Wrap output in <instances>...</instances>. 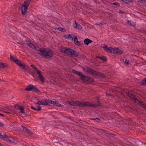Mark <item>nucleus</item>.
Instances as JSON below:
<instances>
[{
  "label": "nucleus",
  "mask_w": 146,
  "mask_h": 146,
  "mask_svg": "<svg viewBox=\"0 0 146 146\" xmlns=\"http://www.w3.org/2000/svg\"><path fill=\"white\" fill-rule=\"evenodd\" d=\"M67 104L72 106H76L83 107L84 106L88 107H89L97 108L99 107L101 104L100 102L98 100L96 103L94 104L93 103H90V102H82L79 101H67Z\"/></svg>",
  "instance_id": "1"
},
{
  "label": "nucleus",
  "mask_w": 146,
  "mask_h": 146,
  "mask_svg": "<svg viewBox=\"0 0 146 146\" xmlns=\"http://www.w3.org/2000/svg\"><path fill=\"white\" fill-rule=\"evenodd\" d=\"M36 50L39 52L38 53L39 55L44 58H50L54 56L53 52L49 48H43Z\"/></svg>",
  "instance_id": "2"
},
{
  "label": "nucleus",
  "mask_w": 146,
  "mask_h": 146,
  "mask_svg": "<svg viewBox=\"0 0 146 146\" xmlns=\"http://www.w3.org/2000/svg\"><path fill=\"white\" fill-rule=\"evenodd\" d=\"M72 72L73 74L79 76L81 80H83L85 83L93 82H94V80L93 78L90 76L84 75L81 72L77 71L74 69L72 70Z\"/></svg>",
  "instance_id": "3"
},
{
  "label": "nucleus",
  "mask_w": 146,
  "mask_h": 146,
  "mask_svg": "<svg viewBox=\"0 0 146 146\" xmlns=\"http://www.w3.org/2000/svg\"><path fill=\"white\" fill-rule=\"evenodd\" d=\"M87 72L92 75L96 76H99L101 78H105L106 76V75H105L104 74L94 70L89 67H87Z\"/></svg>",
  "instance_id": "4"
},
{
  "label": "nucleus",
  "mask_w": 146,
  "mask_h": 146,
  "mask_svg": "<svg viewBox=\"0 0 146 146\" xmlns=\"http://www.w3.org/2000/svg\"><path fill=\"white\" fill-rule=\"evenodd\" d=\"M31 1V0H25L23 3L21 8L22 14L23 15H25L26 13Z\"/></svg>",
  "instance_id": "5"
},
{
  "label": "nucleus",
  "mask_w": 146,
  "mask_h": 146,
  "mask_svg": "<svg viewBox=\"0 0 146 146\" xmlns=\"http://www.w3.org/2000/svg\"><path fill=\"white\" fill-rule=\"evenodd\" d=\"M25 90L27 91H33V92L38 94L40 93L39 90L35 86L31 84L28 85L25 89Z\"/></svg>",
  "instance_id": "6"
},
{
  "label": "nucleus",
  "mask_w": 146,
  "mask_h": 146,
  "mask_svg": "<svg viewBox=\"0 0 146 146\" xmlns=\"http://www.w3.org/2000/svg\"><path fill=\"white\" fill-rule=\"evenodd\" d=\"M66 54L71 56H77L78 55V53L77 52L74 50L70 48H67L66 50Z\"/></svg>",
  "instance_id": "7"
},
{
  "label": "nucleus",
  "mask_w": 146,
  "mask_h": 146,
  "mask_svg": "<svg viewBox=\"0 0 146 146\" xmlns=\"http://www.w3.org/2000/svg\"><path fill=\"white\" fill-rule=\"evenodd\" d=\"M111 53L117 54H121L122 52L117 48L116 47L113 48L112 47Z\"/></svg>",
  "instance_id": "8"
},
{
  "label": "nucleus",
  "mask_w": 146,
  "mask_h": 146,
  "mask_svg": "<svg viewBox=\"0 0 146 146\" xmlns=\"http://www.w3.org/2000/svg\"><path fill=\"white\" fill-rule=\"evenodd\" d=\"M103 47L105 51L108 53H111L112 47L108 46L106 44H104L103 46Z\"/></svg>",
  "instance_id": "9"
},
{
  "label": "nucleus",
  "mask_w": 146,
  "mask_h": 146,
  "mask_svg": "<svg viewBox=\"0 0 146 146\" xmlns=\"http://www.w3.org/2000/svg\"><path fill=\"white\" fill-rule=\"evenodd\" d=\"M21 127L23 129V130L24 131L26 132V133L28 134H32L33 133L32 131L30 129H29L27 127H25L23 125H21Z\"/></svg>",
  "instance_id": "10"
},
{
  "label": "nucleus",
  "mask_w": 146,
  "mask_h": 146,
  "mask_svg": "<svg viewBox=\"0 0 146 146\" xmlns=\"http://www.w3.org/2000/svg\"><path fill=\"white\" fill-rule=\"evenodd\" d=\"M10 58L12 60V61L15 62L18 65L19 64H20V63L21 62V61L19 60L16 58H14V57L11 55H10Z\"/></svg>",
  "instance_id": "11"
},
{
  "label": "nucleus",
  "mask_w": 146,
  "mask_h": 146,
  "mask_svg": "<svg viewBox=\"0 0 146 146\" xmlns=\"http://www.w3.org/2000/svg\"><path fill=\"white\" fill-rule=\"evenodd\" d=\"M74 23L73 24V27L78 29H81L82 27L80 25L77 23L76 21H74Z\"/></svg>",
  "instance_id": "12"
},
{
  "label": "nucleus",
  "mask_w": 146,
  "mask_h": 146,
  "mask_svg": "<svg viewBox=\"0 0 146 146\" xmlns=\"http://www.w3.org/2000/svg\"><path fill=\"white\" fill-rule=\"evenodd\" d=\"M67 47L61 46L59 48V50L62 53L66 54Z\"/></svg>",
  "instance_id": "13"
},
{
  "label": "nucleus",
  "mask_w": 146,
  "mask_h": 146,
  "mask_svg": "<svg viewBox=\"0 0 146 146\" xmlns=\"http://www.w3.org/2000/svg\"><path fill=\"white\" fill-rule=\"evenodd\" d=\"M138 104L143 108L146 109V104L144 102H143L142 101L140 100L139 101Z\"/></svg>",
  "instance_id": "14"
},
{
  "label": "nucleus",
  "mask_w": 146,
  "mask_h": 146,
  "mask_svg": "<svg viewBox=\"0 0 146 146\" xmlns=\"http://www.w3.org/2000/svg\"><path fill=\"white\" fill-rule=\"evenodd\" d=\"M92 41L88 38H86L84 40V42L86 45H88L89 43H91Z\"/></svg>",
  "instance_id": "15"
},
{
  "label": "nucleus",
  "mask_w": 146,
  "mask_h": 146,
  "mask_svg": "<svg viewBox=\"0 0 146 146\" xmlns=\"http://www.w3.org/2000/svg\"><path fill=\"white\" fill-rule=\"evenodd\" d=\"M24 109L25 108L23 106H22V107L19 109L20 110V113L23 114L26 116H27V113L24 111Z\"/></svg>",
  "instance_id": "16"
},
{
  "label": "nucleus",
  "mask_w": 146,
  "mask_h": 146,
  "mask_svg": "<svg viewBox=\"0 0 146 146\" xmlns=\"http://www.w3.org/2000/svg\"><path fill=\"white\" fill-rule=\"evenodd\" d=\"M8 66L6 63L0 62V68H4Z\"/></svg>",
  "instance_id": "17"
},
{
  "label": "nucleus",
  "mask_w": 146,
  "mask_h": 146,
  "mask_svg": "<svg viewBox=\"0 0 146 146\" xmlns=\"http://www.w3.org/2000/svg\"><path fill=\"white\" fill-rule=\"evenodd\" d=\"M97 57L104 62H106L107 60V58L104 56H98Z\"/></svg>",
  "instance_id": "18"
},
{
  "label": "nucleus",
  "mask_w": 146,
  "mask_h": 146,
  "mask_svg": "<svg viewBox=\"0 0 146 146\" xmlns=\"http://www.w3.org/2000/svg\"><path fill=\"white\" fill-rule=\"evenodd\" d=\"M28 46L30 47L31 48L33 49H36V50H38L36 46L34 45L33 43L32 42H31L28 45Z\"/></svg>",
  "instance_id": "19"
},
{
  "label": "nucleus",
  "mask_w": 146,
  "mask_h": 146,
  "mask_svg": "<svg viewBox=\"0 0 146 146\" xmlns=\"http://www.w3.org/2000/svg\"><path fill=\"white\" fill-rule=\"evenodd\" d=\"M19 65L22 67L23 68L25 69H27L29 68V67L27 66H26L25 64L23 63L22 64L21 62L20 63V64H19Z\"/></svg>",
  "instance_id": "20"
},
{
  "label": "nucleus",
  "mask_w": 146,
  "mask_h": 146,
  "mask_svg": "<svg viewBox=\"0 0 146 146\" xmlns=\"http://www.w3.org/2000/svg\"><path fill=\"white\" fill-rule=\"evenodd\" d=\"M76 35H74L69 34L68 35V38L71 40H73L74 37Z\"/></svg>",
  "instance_id": "21"
},
{
  "label": "nucleus",
  "mask_w": 146,
  "mask_h": 146,
  "mask_svg": "<svg viewBox=\"0 0 146 146\" xmlns=\"http://www.w3.org/2000/svg\"><path fill=\"white\" fill-rule=\"evenodd\" d=\"M52 104L54 105H55L59 107H61L62 106L61 105L59 104L58 102L57 101H54V102H53Z\"/></svg>",
  "instance_id": "22"
},
{
  "label": "nucleus",
  "mask_w": 146,
  "mask_h": 146,
  "mask_svg": "<svg viewBox=\"0 0 146 146\" xmlns=\"http://www.w3.org/2000/svg\"><path fill=\"white\" fill-rule=\"evenodd\" d=\"M126 94L127 96H128L129 97L131 98H133L134 96V95L131 93H130V92H127Z\"/></svg>",
  "instance_id": "23"
},
{
  "label": "nucleus",
  "mask_w": 146,
  "mask_h": 146,
  "mask_svg": "<svg viewBox=\"0 0 146 146\" xmlns=\"http://www.w3.org/2000/svg\"><path fill=\"white\" fill-rule=\"evenodd\" d=\"M101 130L102 132L104 133H105L109 134L111 135H115L113 134H112V133H110V132L108 131H106V130H104L102 129H101Z\"/></svg>",
  "instance_id": "24"
},
{
  "label": "nucleus",
  "mask_w": 146,
  "mask_h": 146,
  "mask_svg": "<svg viewBox=\"0 0 146 146\" xmlns=\"http://www.w3.org/2000/svg\"><path fill=\"white\" fill-rule=\"evenodd\" d=\"M6 136H7V138L6 137V138H3L2 139H6L7 141H8L9 142H11L12 143H14V141L9 139V138L11 137H8L7 135H6Z\"/></svg>",
  "instance_id": "25"
},
{
  "label": "nucleus",
  "mask_w": 146,
  "mask_h": 146,
  "mask_svg": "<svg viewBox=\"0 0 146 146\" xmlns=\"http://www.w3.org/2000/svg\"><path fill=\"white\" fill-rule=\"evenodd\" d=\"M56 30H57L62 32H64L66 31V30L65 28H63L60 27L56 28Z\"/></svg>",
  "instance_id": "26"
},
{
  "label": "nucleus",
  "mask_w": 146,
  "mask_h": 146,
  "mask_svg": "<svg viewBox=\"0 0 146 146\" xmlns=\"http://www.w3.org/2000/svg\"><path fill=\"white\" fill-rule=\"evenodd\" d=\"M22 106H20L19 104H16L14 105V108L18 110H19Z\"/></svg>",
  "instance_id": "27"
},
{
  "label": "nucleus",
  "mask_w": 146,
  "mask_h": 146,
  "mask_svg": "<svg viewBox=\"0 0 146 146\" xmlns=\"http://www.w3.org/2000/svg\"><path fill=\"white\" fill-rule=\"evenodd\" d=\"M39 78L41 81L42 83L44 82V77L42 76V74L39 76Z\"/></svg>",
  "instance_id": "28"
},
{
  "label": "nucleus",
  "mask_w": 146,
  "mask_h": 146,
  "mask_svg": "<svg viewBox=\"0 0 146 146\" xmlns=\"http://www.w3.org/2000/svg\"><path fill=\"white\" fill-rule=\"evenodd\" d=\"M141 83L142 85H144L146 84V77L143 78L141 81Z\"/></svg>",
  "instance_id": "29"
},
{
  "label": "nucleus",
  "mask_w": 146,
  "mask_h": 146,
  "mask_svg": "<svg viewBox=\"0 0 146 146\" xmlns=\"http://www.w3.org/2000/svg\"><path fill=\"white\" fill-rule=\"evenodd\" d=\"M7 136L6 135H2L1 132L0 131V139H3V138H6Z\"/></svg>",
  "instance_id": "30"
},
{
  "label": "nucleus",
  "mask_w": 146,
  "mask_h": 146,
  "mask_svg": "<svg viewBox=\"0 0 146 146\" xmlns=\"http://www.w3.org/2000/svg\"><path fill=\"white\" fill-rule=\"evenodd\" d=\"M129 59H127L126 58L125 59V61L124 62V64L127 65L129 64Z\"/></svg>",
  "instance_id": "31"
},
{
  "label": "nucleus",
  "mask_w": 146,
  "mask_h": 146,
  "mask_svg": "<svg viewBox=\"0 0 146 146\" xmlns=\"http://www.w3.org/2000/svg\"><path fill=\"white\" fill-rule=\"evenodd\" d=\"M130 25L133 27H135V23L131 22V21H129Z\"/></svg>",
  "instance_id": "32"
},
{
  "label": "nucleus",
  "mask_w": 146,
  "mask_h": 146,
  "mask_svg": "<svg viewBox=\"0 0 146 146\" xmlns=\"http://www.w3.org/2000/svg\"><path fill=\"white\" fill-rule=\"evenodd\" d=\"M112 4L117 5V7H119L120 6L119 4L117 2L113 3Z\"/></svg>",
  "instance_id": "33"
},
{
  "label": "nucleus",
  "mask_w": 146,
  "mask_h": 146,
  "mask_svg": "<svg viewBox=\"0 0 146 146\" xmlns=\"http://www.w3.org/2000/svg\"><path fill=\"white\" fill-rule=\"evenodd\" d=\"M47 101V99L45 100L44 101V103L42 104V105H48V103Z\"/></svg>",
  "instance_id": "34"
},
{
  "label": "nucleus",
  "mask_w": 146,
  "mask_h": 146,
  "mask_svg": "<svg viewBox=\"0 0 146 146\" xmlns=\"http://www.w3.org/2000/svg\"><path fill=\"white\" fill-rule=\"evenodd\" d=\"M47 101L48 103V105L49 103L52 104L53 102H54V101H52L50 100H47Z\"/></svg>",
  "instance_id": "35"
},
{
  "label": "nucleus",
  "mask_w": 146,
  "mask_h": 146,
  "mask_svg": "<svg viewBox=\"0 0 146 146\" xmlns=\"http://www.w3.org/2000/svg\"><path fill=\"white\" fill-rule=\"evenodd\" d=\"M73 40L75 42H76L77 41H78V39L76 36H75L74 37Z\"/></svg>",
  "instance_id": "36"
},
{
  "label": "nucleus",
  "mask_w": 146,
  "mask_h": 146,
  "mask_svg": "<svg viewBox=\"0 0 146 146\" xmlns=\"http://www.w3.org/2000/svg\"><path fill=\"white\" fill-rule=\"evenodd\" d=\"M37 102L36 104L39 105H41V102L39 101L38 99H37Z\"/></svg>",
  "instance_id": "37"
},
{
  "label": "nucleus",
  "mask_w": 146,
  "mask_h": 146,
  "mask_svg": "<svg viewBox=\"0 0 146 146\" xmlns=\"http://www.w3.org/2000/svg\"><path fill=\"white\" fill-rule=\"evenodd\" d=\"M128 1L127 2H126L125 3V4H129V3H132L133 2V0H127Z\"/></svg>",
  "instance_id": "38"
},
{
  "label": "nucleus",
  "mask_w": 146,
  "mask_h": 146,
  "mask_svg": "<svg viewBox=\"0 0 146 146\" xmlns=\"http://www.w3.org/2000/svg\"><path fill=\"white\" fill-rule=\"evenodd\" d=\"M37 73V74L39 76L41 74H42L41 71L39 70L38 71L36 72Z\"/></svg>",
  "instance_id": "39"
},
{
  "label": "nucleus",
  "mask_w": 146,
  "mask_h": 146,
  "mask_svg": "<svg viewBox=\"0 0 146 146\" xmlns=\"http://www.w3.org/2000/svg\"><path fill=\"white\" fill-rule=\"evenodd\" d=\"M26 44L28 45L31 42L29 40H26L25 41Z\"/></svg>",
  "instance_id": "40"
},
{
  "label": "nucleus",
  "mask_w": 146,
  "mask_h": 146,
  "mask_svg": "<svg viewBox=\"0 0 146 146\" xmlns=\"http://www.w3.org/2000/svg\"><path fill=\"white\" fill-rule=\"evenodd\" d=\"M75 43L78 46H80V42L78 41H77L76 42H75Z\"/></svg>",
  "instance_id": "41"
},
{
  "label": "nucleus",
  "mask_w": 146,
  "mask_h": 146,
  "mask_svg": "<svg viewBox=\"0 0 146 146\" xmlns=\"http://www.w3.org/2000/svg\"><path fill=\"white\" fill-rule=\"evenodd\" d=\"M37 107L38 108L36 109L37 111H39L41 110V107L40 106H37Z\"/></svg>",
  "instance_id": "42"
},
{
  "label": "nucleus",
  "mask_w": 146,
  "mask_h": 146,
  "mask_svg": "<svg viewBox=\"0 0 146 146\" xmlns=\"http://www.w3.org/2000/svg\"><path fill=\"white\" fill-rule=\"evenodd\" d=\"M95 120L98 122H100V119L98 117H97L95 118Z\"/></svg>",
  "instance_id": "43"
},
{
  "label": "nucleus",
  "mask_w": 146,
  "mask_h": 146,
  "mask_svg": "<svg viewBox=\"0 0 146 146\" xmlns=\"http://www.w3.org/2000/svg\"><path fill=\"white\" fill-rule=\"evenodd\" d=\"M31 108L32 109L34 110H35L37 111L36 108H35L33 106H31Z\"/></svg>",
  "instance_id": "44"
},
{
  "label": "nucleus",
  "mask_w": 146,
  "mask_h": 146,
  "mask_svg": "<svg viewBox=\"0 0 146 146\" xmlns=\"http://www.w3.org/2000/svg\"><path fill=\"white\" fill-rule=\"evenodd\" d=\"M125 58H124V59L123 58H121L120 59V60L121 61V62L122 63H124L125 61Z\"/></svg>",
  "instance_id": "45"
},
{
  "label": "nucleus",
  "mask_w": 146,
  "mask_h": 146,
  "mask_svg": "<svg viewBox=\"0 0 146 146\" xmlns=\"http://www.w3.org/2000/svg\"><path fill=\"white\" fill-rule=\"evenodd\" d=\"M106 96H111V94H109V93H107L106 92Z\"/></svg>",
  "instance_id": "46"
},
{
  "label": "nucleus",
  "mask_w": 146,
  "mask_h": 146,
  "mask_svg": "<svg viewBox=\"0 0 146 146\" xmlns=\"http://www.w3.org/2000/svg\"><path fill=\"white\" fill-rule=\"evenodd\" d=\"M4 126V124L3 123L0 122V127H3Z\"/></svg>",
  "instance_id": "47"
},
{
  "label": "nucleus",
  "mask_w": 146,
  "mask_h": 146,
  "mask_svg": "<svg viewBox=\"0 0 146 146\" xmlns=\"http://www.w3.org/2000/svg\"><path fill=\"white\" fill-rule=\"evenodd\" d=\"M119 12L120 13H121V14H122V13H124V11H122L121 10H120L119 11Z\"/></svg>",
  "instance_id": "48"
},
{
  "label": "nucleus",
  "mask_w": 146,
  "mask_h": 146,
  "mask_svg": "<svg viewBox=\"0 0 146 146\" xmlns=\"http://www.w3.org/2000/svg\"><path fill=\"white\" fill-rule=\"evenodd\" d=\"M31 66L34 69L36 67L34 65H31Z\"/></svg>",
  "instance_id": "49"
},
{
  "label": "nucleus",
  "mask_w": 146,
  "mask_h": 146,
  "mask_svg": "<svg viewBox=\"0 0 146 146\" xmlns=\"http://www.w3.org/2000/svg\"><path fill=\"white\" fill-rule=\"evenodd\" d=\"M68 35H64L63 37L65 38H68Z\"/></svg>",
  "instance_id": "50"
},
{
  "label": "nucleus",
  "mask_w": 146,
  "mask_h": 146,
  "mask_svg": "<svg viewBox=\"0 0 146 146\" xmlns=\"http://www.w3.org/2000/svg\"><path fill=\"white\" fill-rule=\"evenodd\" d=\"M34 70H35L36 72H37V71H39L40 70L38 68H37L36 67L35 69H34Z\"/></svg>",
  "instance_id": "51"
},
{
  "label": "nucleus",
  "mask_w": 146,
  "mask_h": 146,
  "mask_svg": "<svg viewBox=\"0 0 146 146\" xmlns=\"http://www.w3.org/2000/svg\"><path fill=\"white\" fill-rule=\"evenodd\" d=\"M34 70H35L36 72H37V71H39L40 70L38 68H37L36 67L35 69H34Z\"/></svg>",
  "instance_id": "52"
},
{
  "label": "nucleus",
  "mask_w": 146,
  "mask_h": 146,
  "mask_svg": "<svg viewBox=\"0 0 146 146\" xmlns=\"http://www.w3.org/2000/svg\"><path fill=\"white\" fill-rule=\"evenodd\" d=\"M121 1H122L124 3H125L126 2H127L128 1L127 0H121Z\"/></svg>",
  "instance_id": "53"
},
{
  "label": "nucleus",
  "mask_w": 146,
  "mask_h": 146,
  "mask_svg": "<svg viewBox=\"0 0 146 146\" xmlns=\"http://www.w3.org/2000/svg\"><path fill=\"white\" fill-rule=\"evenodd\" d=\"M0 115L2 117H4V116H5L4 115H3L1 113H0Z\"/></svg>",
  "instance_id": "54"
},
{
  "label": "nucleus",
  "mask_w": 146,
  "mask_h": 146,
  "mask_svg": "<svg viewBox=\"0 0 146 146\" xmlns=\"http://www.w3.org/2000/svg\"><path fill=\"white\" fill-rule=\"evenodd\" d=\"M0 146H5L2 144L1 143H0Z\"/></svg>",
  "instance_id": "55"
},
{
  "label": "nucleus",
  "mask_w": 146,
  "mask_h": 146,
  "mask_svg": "<svg viewBox=\"0 0 146 146\" xmlns=\"http://www.w3.org/2000/svg\"><path fill=\"white\" fill-rule=\"evenodd\" d=\"M32 76L35 78V76L34 75V74H32Z\"/></svg>",
  "instance_id": "56"
},
{
  "label": "nucleus",
  "mask_w": 146,
  "mask_h": 146,
  "mask_svg": "<svg viewBox=\"0 0 146 146\" xmlns=\"http://www.w3.org/2000/svg\"><path fill=\"white\" fill-rule=\"evenodd\" d=\"M134 99L135 100H138V99L137 98H135Z\"/></svg>",
  "instance_id": "57"
},
{
  "label": "nucleus",
  "mask_w": 146,
  "mask_h": 146,
  "mask_svg": "<svg viewBox=\"0 0 146 146\" xmlns=\"http://www.w3.org/2000/svg\"><path fill=\"white\" fill-rule=\"evenodd\" d=\"M41 105H42V104H44V102L42 101H41Z\"/></svg>",
  "instance_id": "58"
},
{
  "label": "nucleus",
  "mask_w": 146,
  "mask_h": 146,
  "mask_svg": "<svg viewBox=\"0 0 146 146\" xmlns=\"http://www.w3.org/2000/svg\"><path fill=\"white\" fill-rule=\"evenodd\" d=\"M142 32L143 33H146V31H143Z\"/></svg>",
  "instance_id": "59"
},
{
  "label": "nucleus",
  "mask_w": 146,
  "mask_h": 146,
  "mask_svg": "<svg viewBox=\"0 0 146 146\" xmlns=\"http://www.w3.org/2000/svg\"><path fill=\"white\" fill-rule=\"evenodd\" d=\"M90 119L91 120H95V119H94V118H91V119Z\"/></svg>",
  "instance_id": "60"
},
{
  "label": "nucleus",
  "mask_w": 146,
  "mask_h": 146,
  "mask_svg": "<svg viewBox=\"0 0 146 146\" xmlns=\"http://www.w3.org/2000/svg\"><path fill=\"white\" fill-rule=\"evenodd\" d=\"M101 24V23H99V24L97 23V24H96V25H100V24Z\"/></svg>",
  "instance_id": "61"
},
{
  "label": "nucleus",
  "mask_w": 146,
  "mask_h": 146,
  "mask_svg": "<svg viewBox=\"0 0 146 146\" xmlns=\"http://www.w3.org/2000/svg\"><path fill=\"white\" fill-rule=\"evenodd\" d=\"M139 143H143V142H141V141H139Z\"/></svg>",
  "instance_id": "62"
},
{
  "label": "nucleus",
  "mask_w": 146,
  "mask_h": 146,
  "mask_svg": "<svg viewBox=\"0 0 146 146\" xmlns=\"http://www.w3.org/2000/svg\"><path fill=\"white\" fill-rule=\"evenodd\" d=\"M137 146H139V145L138 144H137Z\"/></svg>",
  "instance_id": "63"
}]
</instances>
